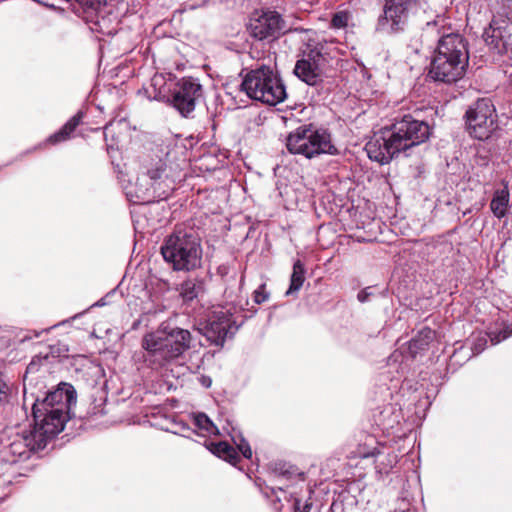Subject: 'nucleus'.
Wrapping results in <instances>:
<instances>
[{
	"label": "nucleus",
	"instance_id": "c9c22d12",
	"mask_svg": "<svg viewBox=\"0 0 512 512\" xmlns=\"http://www.w3.org/2000/svg\"><path fill=\"white\" fill-rule=\"evenodd\" d=\"M157 80H158V77H156V76H155V77L153 78V81H154V82H157Z\"/></svg>",
	"mask_w": 512,
	"mask_h": 512
},
{
	"label": "nucleus",
	"instance_id": "5701e85b",
	"mask_svg": "<svg viewBox=\"0 0 512 512\" xmlns=\"http://www.w3.org/2000/svg\"><path fill=\"white\" fill-rule=\"evenodd\" d=\"M506 322V320L501 319L500 327H495L487 332V336L493 345L500 343L512 335V323L507 324Z\"/></svg>",
	"mask_w": 512,
	"mask_h": 512
},
{
	"label": "nucleus",
	"instance_id": "c756f323",
	"mask_svg": "<svg viewBox=\"0 0 512 512\" xmlns=\"http://www.w3.org/2000/svg\"><path fill=\"white\" fill-rule=\"evenodd\" d=\"M485 343H486V338L485 337L478 338L477 341L473 345V351L476 354L480 353L481 351H483V349H484L483 345Z\"/></svg>",
	"mask_w": 512,
	"mask_h": 512
},
{
	"label": "nucleus",
	"instance_id": "a211bd4d",
	"mask_svg": "<svg viewBox=\"0 0 512 512\" xmlns=\"http://www.w3.org/2000/svg\"><path fill=\"white\" fill-rule=\"evenodd\" d=\"M483 38L488 46L492 49H496L499 52L501 51L503 44V35H502V26L499 25L496 18H494L489 27L485 29Z\"/></svg>",
	"mask_w": 512,
	"mask_h": 512
},
{
	"label": "nucleus",
	"instance_id": "f3484780",
	"mask_svg": "<svg viewBox=\"0 0 512 512\" xmlns=\"http://www.w3.org/2000/svg\"><path fill=\"white\" fill-rule=\"evenodd\" d=\"M435 338V332L429 327L421 329L409 342V352L412 356L424 351Z\"/></svg>",
	"mask_w": 512,
	"mask_h": 512
},
{
	"label": "nucleus",
	"instance_id": "bb28decb",
	"mask_svg": "<svg viewBox=\"0 0 512 512\" xmlns=\"http://www.w3.org/2000/svg\"><path fill=\"white\" fill-rule=\"evenodd\" d=\"M11 394V387L3 380L0 379V406L9 402Z\"/></svg>",
	"mask_w": 512,
	"mask_h": 512
},
{
	"label": "nucleus",
	"instance_id": "412c9836",
	"mask_svg": "<svg viewBox=\"0 0 512 512\" xmlns=\"http://www.w3.org/2000/svg\"><path fill=\"white\" fill-rule=\"evenodd\" d=\"M203 291V284L197 279L185 280L179 288L183 301L190 302L196 299Z\"/></svg>",
	"mask_w": 512,
	"mask_h": 512
},
{
	"label": "nucleus",
	"instance_id": "20e7f679",
	"mask_svg": "<svg viewBox=\"0 0 512 512\" xmlns=\"http://www.w3.org/2000/svg\"><path fill=\"white\" fill-rule=\"evenodd\" d=\"M76 403V391L71 384L60 383L57 388L32 406L35 424L31 430L38 443L46 447L49 440L59 434L70 418V409Z\"/></svg>",
	"mask_w": 512,
	"mask_h": 512
},
{
	"label": "nucleus",
	"instance_id": "0eeeda50",
	"mask_svg": "<svg viewBox=\"0 0 512 512\" xmlns=\"http://www.w3.org/2000/svg\"><path fill=\"white\" fill-rule=\"evenodd\" d=\"M286 147L291 154L307 159L321 154H337L331 134L326 129H317L312 125H302L290 132L286 138Z\"/></svg>",
	"mask_w": 512,
	"mask_h": 512
},
{
	"label": "nucleus",
	"instance_id": "2eb2a0df",
	"mask_svg": "<svg viewBox=\"0 0 512 512\" xmlns=\"http://www.w3.org/2000/svg\"><path fill=\"white\" fill-rule=\"evenodd\" d=\"M324 57L318 51L311 50L299 59L294 67V74L310 86H315L322 81V63Z\"/></svg>",
	"mask_w": 512,
	"mask_h": 512
},
{
	"label": "nucleus",
	"instance_id": "39448f33",
	"mask_svg": "<svg viewBox=\"0 0 512 512\" xmlns=\"http://www.w3.org/2000/svg\"><path fill=\"white\" fill-rule=\"evenodd\" d=\"M191 334L182 328L160 327L142 339L144 362L153 370L166 367L190 348Z\"/></svg>",
	"mask_w": 512,
	"mask_h": 512
},
{
	"label": "nucleus",
	"instance_id": "dca6fc26",
	"mask_svg": "<svg viewBox=\"0 0 512 512\" xmlns=\"http://www.w3.org/2000/svg\"><path fill=\"white\" fill-rule=\"evenodd\" d=\"M510 209V193L507 184L493 193L490 201V210L493 215L502 219L505 217Z\"/></svg>",
	"mask_w": 512,
	"mask_h": 512
},
{
	"label": "nucleus",
	"instance_id": "4468645a",
	"mask_svg": "<svg viewBox=\"0 0 512 512\" xmlns=\"http://www.w3.org/2000/svg\"><path fill=\"white\" fill-rule=\"evenodd\" d=\"M413 3L418 4V0H386L384 14L378 21V29L387 32L401 29Z\"/></svg>",
	"mask_w": 512,
	"mask_h": 512
},
{
	"label": "nucleus",
	"instance_id": "f257e3e1",
	"mask_svg": "<svg viewBox=\"0 0 512 512\" xmlns=\"http://www.w3.org/2000/svg\"><path fill=\"white\" fill-rule=\"evenodd\" d=\"M183 163L184 160L177 157V151L170 145H156L144 160V172L134 183L125 186L126 196L137 204L166 198L182 176Z\"/></svg>",
	"mask_w": 512,
	"mask_h": 512
},
{
	"label": "nucleus",
	"instance_id": "ddd939ff",
	"mask_svg": "<svg viewBox=\"0 0 512 512\" xmlns=\"http://www.w3.org/2000/svg\"><path fill=\"white\" fill-rule=\"evenodd\" d=\"M238 326L233 320L230 309L225 307L215 308L208 318L204 335L215 345H223L228 336H232Z\"/></svg>",
	"mask_w": 512,
	"mask_h": 512
},
{
	"label": "nucleus",
	"instance_id": "2f4dec72",
	"mask_svg": "<svg viewBox=\"0 0 512 512\" xmlns=\"http://www.w3.org/2000/svg\"><path fill=\"white\" fill-rule=\"evenodd\" d=\"M366 297H367V296H366V294H365L363 291H362V292H360V293H358V296H357V298H358V300H359L360 302H364V301L366 300Z\"/></svg>",
	"mask_w": 512,
	"mask_h": 512
},
{
	"label": "nucleus",
	"instance_id": "b1692460",
	"mask_svg": "<svg viewBox=\"0 0 512 512\" xmlns=\"http://www.w3.org/2000/svg\"><path fill=\"white\" fill-rule=\"evenodd\" d=\"M195 425L205 431L208 434H217L218 429L214 425V423L209 419V417L204 413H198L194 416Z\"/></svg>",
	"mask_w": 512,
	"mask_h": 512
},
{
	"label": "nucleus",
	"instance_id": "6ab92c4d",
	"mask_svg": "<svg viewBox=\"0 0 512 512\" xmlns=\"http://www.w3.org/2000/svg\"><path fill=\"white\" fill-rule=\"evenodd\" d=\"M82 116V113L78 112L58 132L51 135L47 141L51 144H57L67 140L80 124Z\"/></svg>",
	"mask_w": 512,
	"mask_h": 512
},
{
	"label": "nucleus",
	"instance_id": "423d86ee",
	"mask_svg": "<svg viewBox=\"0 0 512 512\" xmlns=\"http://www.w3.org/2000/svg\"><path fill=\"white\" fill-rule=\"evenodd\" d=\"M161 254L175 271L194 270L201 264L200 240L193 234L177 230L164 240Z\"/></svg>",
	"mask_w": 512,
	"mask_h": 512
},
{
	"label": "nucleus",
	"instance_id": "c85d7f7f",
	"mask_svg": "<svg viewBox=\"0 0 512 512\" xmlns=\"http://www.w3.org/2000/svg\"><path fill=\"white\" fill-rule=\"evenodd\" d=\"M267 299H268V294L265 292V285H261L254 292V301L257 304H261V303L265 302Z\"/></svg>",
	"mask_w": 512,
	"mask_h": 512
},
{
	"label": "nucleus",
	"instance_id": "393cba45",
	"mask_svg": "<svg viewBox=\"0 0 512 512\" xmlns=\"http://www.w3.org/2000/svg\"><path fill=\"white\" fill-rule=\"evenodd\" d=\"M351 19V14L346 11L336 12L331 19V26L335 29L345 28Z\"/></svg>",
	"mask_w": 512,
	"mask_h": 512
},
{
	"label": "nucleus",
	"instance_id": "cd10ccee",
	"mask_svg": "<svg viewBox=\"0 0 512 512\" xmlns=\"http://www.w3.org/2000/svg\"><path fill=\"white\" fill-rule=\"evenodd\" d=\"M311 507L312 503L309 500H306L304 503H302L301 499L297 497L294 498V512H309Z\"/></svg>",
	"mask_w": 512,
	"mask_h": 512
},
{
	"label": "nucleus",
	"instance_id": "aec40b11",
	"mask_svg": "<svg viewBox=\"0 0 512 512\" xmlns=\"http://www.w3.org/2000/svg\"><path fill=\"white\" fill-rule=\"evenodd\" d=\"M209 450L217 457L222 458L233 465H235L239 460L236 450L227 442H212L209 445Z\"/></svg>",
	"mask_w": 512,
	"mask_h": 512
},
{
	"label": "nucleus",
	"instance_id": "a878e982",
	"mask_svg": "<svg viewBox=\"0 0 512 512\" xmlns=\"http://www.w3.org/2000/svg\"><path fill=\"white\" fill-rule=\"evenodd\" d=\"M233 441L241 454L245 458L250 459L252 456V450L249 443L241 435L233 436Z\"/></svg>",
	"mask_w": 512,
	"mask_h": 512
},
{
	"label": "nucleus",
	"instance_id": "7c9ffc66",
	"mask_svg": "<svg viewBox=\"0 0 512 512\" xmlns=\"http://www.w3.org/2000/svg\"><path fill=\"white\" fill-rule=\"evenodd\" d=\"M380 452L374 448L370 451H362V450H359L358 451V456L360 458H368V457H375L376 455H378Z\"/></svg>",
	"mask_w": 512,
	"mask_h": 512
},
{
	"label": "nucleus",
	"instance_id": "72a5a7b5",
	"mask_svg": "<svg viewBox=\"0 0 512 512\" xmlns=\"http://www.w3.org/2000/svg\"><path fill=\"white\" fill-rule=\"evenodd\" d=\"M506 18L508 21H512V11L506 13Z\"/></svg>",
	"mask_w": 512,
	"mask_h": 512
},
{
	"label": "nucleus",
	"instance_id": "f03ea898",
	"mask_svg": "<svg viewBox=\"0 0 512 512\" xmlns=\"http://www.w3.org/2000/svg\"><path fill=\"white\" fill-rule=\"evenodd\" d=\"M445 18L438 16L428 22L424 34H436L437 48L430 63L429 76L438 82L455 83L462 79L469 63V51L466 40L458 33L447 32Z\"/></svg>",
	"mask_w": 512,
	"mask_h": 512
},
{
	"label": "nucleus",
	"instance_id": "7ed1b4c3",
	"mask_svg": "<svg viewBox=\"0 0 512 512\" xmlns=\"http://www.w3.org/2000/svg\"><path fill=\"white\" fill-rule=\"evenodd\" d=\"M430 136L429 125L404 115L390 127L375 132L365 145L368 157L380 164H387L401 151L425 142Z\"/></svg>",
	"mask_w": 512,
	"mask_h": 512
},
{
	"label": "nucleus",
	"instance_id": "473e14b6",
	"mask_svg": "<svg viewBox=\"0 0 512 512\" xmlns=\"http://www.w3.org/2000/svg\"><path fill=\"white\" fill-rule=\"evenodd\" d=\"M34 370V364L30 363L27 367V372H32Z\"/></svg>",
	"mask_w": 512,
	"mask_h": 512
},
{
	"label": "nucleus",
	"instance_id": "1a4fd4ad",
	"mask_svg": "<svg viewBox=\"0 0 512 512\" xmlns=\"http://www.w3.org/2000/svg\"><path fill=\"white\" fill-rule=\"evenodd\" d=\"M44 448L42 443H38V437L31 429L22 432H6L0 436V456L5 463L13 464L26 460L33 451Z\"/></svg>",
	"mask_w": 512,
	"mask_h": 512
},
{
	"label": "nucleus",
	"instance_id": "9b49d317",
	"mask_svg": "<svg viewBox=\"0 0 512 512\" xmlns=\"http://www.w3.org/2000/svg\"><path fill=\"white\" fill-rule=\"evenodd\" d=\"M284 29V21L276 11H255L249 20L247 30L253 38L263 41L277 39Z\"/></svg>",
	"mask_w": 512,
	"mask_h": 512
},
{
	"label": "nucleus",
	"instance_id": "4be33fe9",
	"mask_svg": "<svg viewBox=\"0 0 512 512\" xmlns=\"http://www.w3.org/2000/svg\"><path fill=\"white\" fill-rule=\"evenodd\" d=\"M305 281V268L300 260H296L293 264V271L290 278V286L286 291V295L298 292Z\"/></svg>",
	"mask_w": 512,
	"mask_h": 512
},
{
	"label": "nucleus",
	"instance_id": "9d476101",
	"mask_svg": "<svg viewBox=\"0 0 512 512\" xmlns=\"http://www.w3.org/2000/svg\"><path fill=\"white\" fill-rule=\"evenodd\" d=\"M470 134L478 140L488 139L497 128L496 111L489 99H480L466 112Z\"/></svg>",
	"mask_w": 512,
	"mask_h": 512
},
{
	"label": "nucleus",
	"instance_id": "f704fd0d",
	"mask_svg": "<svg viewBox=\"0 0 512 512\" xmlns=\"http://www.w3.org/2000/svg\"><path fill=\"white\" fill-rule=\"evenodd\" d=\"M392 458H393V459H392V460H390V463H391V464H392V462H393V461H395V459H396V455H393V456H392Z\"/></svg>",
	"mask_w": 512,
	"mask_h": 512
},
{
	"label": "nucleus",
	"instance_id": "6e6552de",
	"mask_svg": "<svg viewBox=\"0 0 512 512\" xmlns=\"http://www.w3.org/2000/svg\"><path fill=\"white\" fill-rule=\"evenodd\" d=\"M241 87L251 99L271 106L281 103L286 97L284 85L267 65H261L248 72Z\"/></svg>",
	"mask_w": 512,
	"mask_h": 512
},
{
	"label": "nucleus",
	"instance_id": "f8f14e48",
	"mask_svg": "<svg viewBox=\"0 0 512 512\" xmlns=\"http://www.w3.org/2000/svg\"><path fill=\"white\" fill-rule=\"evenodd\" d=\"M201 97L202 86L199 81L192 77H184L176 83L171 103L183 117H189Z\"/></svg>",
	"mask_w": 512,
	"mask_h": 512
}]
</instances>
